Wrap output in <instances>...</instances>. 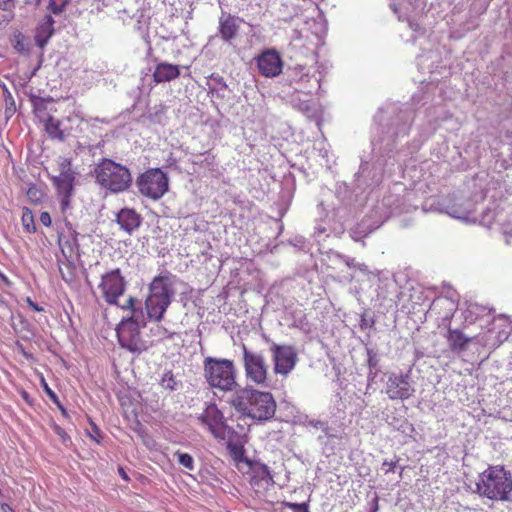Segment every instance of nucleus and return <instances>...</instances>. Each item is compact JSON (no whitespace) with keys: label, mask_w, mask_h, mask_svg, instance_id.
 <instances>
[{"label":"nucleus","mask_w":512,"mask_h":512,"mask_svg":"<svg viewBox=\"0 0 512 512\" xmlns=\"http://www.w3.org/2000/svg\"><path fill=\"white\" fill-rule=\"evenodd\" d=\"M457 307L455 293H451L449 296H438L431 303L427 314L429 317H435L439 326L449 327Z\"/></svg>","instance_id":"nucleus-14"},{"label":"nucleus","mask_w":512,"mask_h":512,"mask_svg":"<svg viewBox=\"0 0 512 512\" xmlns=\"http://www.w3.org/2000/svg\"><path fill=\"white\" fill-rule=\"evenodd\" d=\"M448 346L452 352L460 353L466 350L467 345L472 342L476 337H467L463 332L458 329L448 327L446 335Z\"/></svg>","instance_id":"nucleus-25"},{"label":"nucleus","mask_w":512,"mask_h":512,"mask_svg":"<svg viewBox=\"0 0 512 512\" xmlns=\"http://www.w3.org/2000/svg\"><path fill=\"white\" fill-rule=\"evenodd\" d=\"M59 245H60V247H61V251L65 254V247H64V245H63V243H62V239H61V237L59 238Z\"/></svg>","instance_id":"nucleus-56"},{"label":"nucleus","mask_w":512,"mask_h":512,"mask_svg":"<svg viewBox=\"0 0 512 512\" xmlns=\"http://www.w3.org/2000/svg\"><path fill=\"white\" fill-rule=\"evenodd\" d=\"M127 282L119 268L105 272L101 276L98 289L100 290L105 302L109 305H119V298L126 291Z\"/></svg>","instance_id":"nucleus-12"},{"label":"nucleus","mask_w":512,"mask_h":512,"mask_svg":"<svg viewBox=\"0 0 512 512\" xmlns=\"http://www.w3.org/2000/svg\"><path fill=\"white\" fill-rule=\"evenodd\" d=\"M204 376L212 388L232 391L237 383L234 363L228 359L207 357L204 360Z\"/></svg>","instance_id":"nucleus-9"},{"label":"nucleus","mask_w":512,"mask_h":512,"mask_svg":"<svg viewBox=\"0 0 512 512\" xmlns=\"http://www.w3.org/2000/svg\"><path fill=\"white\" fill-rule=\"evenodd\" d=\"M234 466L243 475H250L249 484L258 495H265L274 487V477L268 466L246 455V450H229Z\"/></svg>","instance_id":"nucleus-3"},{"label":"nucleus","mask_w":512,"mask_h":512,"mask_svg":"<svg viewBox=\"0 0 512 512\" xmlns=\"http://www.w3.org/2000/svg\"><path fill=\"white\" fill-rule=\"evenodd\" d=\"M321 67L322 65L317 66V68L297 65L292 69L291 82L295 83L297 87L291 101L295 107L303 112L310 111L309 95L320 88Z\"/></svg>","instance_id":"nucleus-6"},{"label":"nucleus","mask_w":512,"mask_h":512,"mask_svg":"<svg viewBox=\"0 0 512 512\" xmlns=\"http://www.w3.org/2000/svg\"><path fill=\"white\" fill-rule=\"evenodd\" d=\"M14 48L20 53L28 52V44L22 34H19L15 37Z\"/></svg>","instance_id":"nucleus-37"},{"label":"nucleus","mask_w":512,"mask_h":512,"mask_svg":"<svg viewBox=\"0 0 512 512\" xmlns=\"http://www.w3.org/2000/svg\"><path fill=\"white\" fill-rule=\"evenodd\" d=\"M120 228L132 234L141 224V216L133 209L123 208L116 215Z\"/></svg>","instance_id":"nucleus-23"},{"label":"nucleus","mask_w":512,"mask_h":512,"mask_svg":"<svg viewBox=\"0 0 512 512\" xmlns=\"http://www.w3.org/2000/svg\"><path fill=\"white\" fill-rule=\"evenodd\" d=\"M382 179V172L380 171H375L374 174H373V178L371 180V183H369V185H372V184H378Z\"/></svg>","instance_id":"nucleus-46"},{"label":"nucleus","mask_w":512,"mask_h":512,"mask_svg":"<svg viewBox=\"0 0 512 512\" xmlns=\"http://www.w3.org/2000/svg\"><path fill=\"white\" fill-rule=\"evenodd\" d=\"M88 433H89L90 438L94 441L95 444H98V445L101 444L100 431L94 424L91 425V431H89Z\"/></svg>","instance_id":"nucleus-41"},{"label":"nucleus","mask_w":512,"mask_h":512,"mask_svg":"<svg viewBox=\"0 0 512 512\" xmlns=\"http://www.w3.org/2000/svg\"><path fill=\"white\" fill-rule=\"evenodd\" d=\"M201 420L216 438L225 439L228 426L224 423L222 413L216 405H209L202 414Z\"/></svg>","instance_id":"nucleus-18"},{"label":"nucleus","mask_w":512,"mask_h":512,"mask_svg":"<svg viewBox=\"0 0 512 512\" xmlns=\"http://www.w3.org/2000/svg\"><path fill=\"white\" fill-rule=\"evenodd\" d=\"M75 175L70 168V162L65 161L61 164L60 174L54 178V184L58 194L72 193L74 188Z\"/></svg>","instance_id":"nucleus-21"},{"label":"nucleus","mask_w":512,"mask_h":512,"mask_svg":"<svg viewBox=\"0 0 512 512\" xmlns=\"http://www.w3.org/2000/svg\"><path fill=\"white\" fill-rule=\"evenodd\" d=\"M394 105L386 109H380L375 116L377 123V136H374L373 145L384 146L387 150H392L395 140L408 134L411 124V116L408 112L400 111L391 123H388L390 116L396 111Z\"/></svg>","instance_id":"nucleus-2"},{"label":"nucleus","mask_w":512,"mask_h":512,"mask_svg":"<svg viewBox=\"0 0 512 512\" xmlns=\"http://www.w3.org/2000/svg\"><path fill=\"white\" fill-rule=\"evenodd\" d=\"M41 0H25V3L28 5H34L38 6L40 4Z\"/></svg>","instance_id":"nucleus-52"},{"label":"nucleus","mask_w":512,"mask_h":512,"mask_svg":"<svg viewBox=\"0 0 512 512\" xmlns=\"http://www.w3.org/2000/svg\"><path fill=\"white\" fill-rule=\"evenodd\" d=\"M368 170V164H364V165H361L360 167V171L358 172L357 176L358 178H364L365 177V173L366 171Z\"/></svg>","instance_id":"nucleus-48"},{"label":"nucleus","mask_w":512,"mask_h":512,"mask_svg":"<svg viewBox=\"0 0 512 512\" xmlns=\"http://www.w3.org/2000/svg\"><path fill=\"white\" fill-rule=\"evenodd\" d=\"M466 307L462 310L465 322L472 324L478 318L488 314L490 310L488 308L479 305L477 303L467 302Z\"/></svg>","instance_id":"nucleus-29"},{"label":"nucleus","mask_w":512,"mask_h":512,"mask_svg":"<svg viewBox=\"0 0 512 512\" xmlns=\"http://www.w3.org/2000/svg\"><path fill=\"white\" fill-rule=\"evenodd\" d=\"M176 276L164 272L154 277L149 285V295L145 301L147 316L150 320L160 321L175 295Z\"/></svg>","instance_id":"nucleus-4"},{"label":"nucleus","mask_w":512,"mask_h":512,"mask_svg":"<svg viewBox=\"0 0 512 512\" xmlns=\"http://www.w3.org/2000/svg\"><path fill=\"white\" fill-rule=\"evenodd\" d=\"M118 473H119V475L121 476V478H122L124 481H126V482H129V481H130L129 476H128V474L126 473V471L124 470V468H123V467H121V466H120V467L118 468Z\"/></svg>","instance_id":"nucleus-47"},{"label":"nucleus","mask_w":512,"mask_h":512,"mask_svg":"<svg viewBox=\"0 0 512 512\" xmlns=\"http://www.w3.org/2000/svg\"><path fill=\"white\" fill-rule=\"evenodd\" d=\"M176 455H177L179 463L183 467H185L189 470H193L194 461H193V458L191 455H189L188 453H179L178 451L176 452Z\"/></svg>","instance_id":"nucleus-36"},{"label":"nucleus","mask_w":512,"mask_h":512,"mask_svg":"<svg viewBox=\"0 0 512 512\" xmlns=\"http://www.w3.org/2000/svg\"><path fill=\"white\" fill-rule=\"evenodd\" d=\"M495 325L501 327L496 336L494 342L485 341L483 344L489 347L499 346L501 343L506 341L512 332V322L504 316H501L495 320Z\"/></svg>","instance_id":"nucleus-28"},{"label":"nucleus","mask_w":512,"mask_h":512,"mask_svg":"<svg viewBox=\"0 0 512 512\" xmlns=\"http://www.w3.org/2000/svg\"><path fill=\"white\" fill-rule=\"evenodd\" d=\"M445 212L455 219L465 222L480 223L481 214H476V203L470 199L455 202L452 205L447 206Z\"/></svg>","instance_id":"nucleus-19"},{"label":"nucleus","mask_w":512,"mask_h":512,"mask_svg":"<svg viewBox=\"0 0 512 512\" xmlns=\"http://www.w3.org/2000/svg\"><path fill=\"white\" fill-rule=\"evenodd\" d=\"M136 185L141 195L158 200L168 191L169 179L161 169L154 168L142 173L137 178Z\"/></svg>","instance_id":"nucleus-11"},{"label":"nucleus","mask_w":512,"mask_h":512,"mask_svg":"<svg viewBox=\"0 0 512 512\" xmlns=\"http://www.w3.org/2000/svg\"><path fill=\"white\" fill-rule=\"evenodd\" d=\"M281 512H309L308 507L305 503L302 504H292L286 503L285 507Z\"/></svg>","instance_id":"nucleus-39"},{"label":"nucleus","mask_w":512,"mask_h":512,"mask_svg":"<svg viewBox=\"0 0 512 512\" xmlns=\"http://www.w3.org/2000/svg\"><path fill=\"white\" fill-rule=\"evenodd\" d=\"M349 268H356L364 273L368 272V268L363 263H357L354 258L339 255L338 256Z\"/></svg>","instance_id":"nucleus-35"},{"label":"nucleus","mask_w":512,"mask_h":512,"mask_svg":"<svg viewBox=\"0 0 512 512\" xmlns=\"http://www.w3.org/2000/svg\"><path fill=\"white\" fill-rule=\"evenodd\" d=\"M502 194V187L497 181H491L485 194L480 198L484 199L489 196L492 200L491 205H487L481 213L480 224L490 228L497 223L505 235L512 236V203L500 201L496 204V197Z\"/></svg>","instance_id":"nucleus-5"},{"label":"nucleus","mask_w":512,"mask_h":512,"mask_svg":"<svg viewBox=\"0 0 512 512\" xmlns=\"http://www.w3.org/2000/svg\"><path fill=\"white\" fill-rule=\"evenodd\" d=\"M275 374L287 376L297 363V352L293 346L279 345L272 342L270 346Z\"/></svg>","instance_id":"nucleus-15"},{"label":"nucleus","mask_w":512,"mask_h":512,"mask_svg":"<svg viewBox=\"0 0 512 512\" xmlns=\"http://www.w3.org/2000/svg\"><path fill=\"white\" fill-rule=\"evenodd\" d=\"M68 0H49V9L54 14H59L63 11L67 4Z\"/></svg>","instance_id":"nucleus-38"},{"label":"nucleus","mask_w":512,"mask_h":512,"mask_svg":"<svg viewBox=\"0 0 512 512\" xmlns=\"http://www.w3.org/2000/svg\"><path fill=\"white\" fill-rule=\"evenodd\" d=\"M301 0H274L277 6L278 18L282 21H289L300 12Z\"/></svg>","instance_id":"nucleus-26"},{"label":"nucleus","mask_w":512,"mask_h":512,"mask_svg":"<svg viewBox=\"0 0 512 512\" xmlns=\"http://www.w3.org/2000/svg\"><path fill=\"white\" fill-rule=\"evenodd\" d=\"M257 66L261 75L272 78L282 72L283 62L277 51L266 50L258 56Z\"/></svg>","instance_id":"nucleus-17"},{"label":"nucleus","mask_w":512,"mask_h":512,"mask_svg":"<svg viewBox=\"0 0 512 512\" xmlns=\"http://www.w3.org/2000/svg\"><path fill=\"white\" fill-rule=\"evenodd\" d=\"M21 221L25 231H27L28 233H34L36 231L34 216L30 209L25 208L23 210Z\"/></svg>","instance_id":"nucleus-32"},{"label":"nucleus","mask_w":512,"mask_h":512,"mask_svg":"<svg viewBox=\"0 0 512 512\" xmlns=\"http://www.w3.org/2000/svg\"><path fill=\"white\" fill-rule=\"evenodd\" d=\"M135 302L136 299L130 296L126 303L121 305L123 310H131L132 315L118 324L116 333L121 347L133 353H141L145 345L140 338V312L135 309Z\"/></svg>","instance_id":"nucleus-8"},{"label":"nucleus","mask_w":512,"mask_h":512,"mask_svg":"<svg viewBox=\"0 0 512 512\" xmlns=\"http://www.w3.org/2000/svg\"><path fill=\"white\" fill-rule=\"evenodd\" d=\"M391 8L393 9L395 14H398L399 10L402 9V4H391Z\"/></svg>","instance_id":"nucleus-51"},{"label":"nucleus","mask_w":512,"mask_h":512,"mask_svg":"<svg viewBox=\"0 0 512 512\" xmlns=\"http://www.w3.org/2000/svg\"><path fill=\"white\" fill-rule=\"evenodd\" d=\"M152 76L156 84L170 82L180 76V66L164 61L158 62Z\"/></svg>","instance_id":"nucleus-22"},{"label":"nucleus","mask_w":512,"mask_h":512,"mask_svg":"<svg viewBox=\"0 0 512 512\" xmlns=\"http://www.w3.org/2000/svg\"><path fill=\"white\" fill-rule=\"evenodd\" d=\"M71 196H72V193L58 194L62 211H65L70 206Z\"/></svg>","instance_id":"nucleus-40"},{"label":"nucleus","mask_w":512,"mask_h":512,"mask_svg":"<svg viewBox=\"0 0 512 512\" xmlns=\"http://www.w3.org/2000/svg\"><path fill=\"white\" fill-rule=\"evenodd\" d=\"M249 431V424L245 421L244 424L238 423L236 428L229 427L225 431L226 448H244L247 443V435Z\"/></svg>","instance_id":"nucleus-20"},{"label":"nucleus","mask_w":512,"mask_h":512,"mask_svg":"<svg viewBox=\"0 0 512 512\" xmlns=\"http://www.w3.org/2000/svg\"><path fill=\"white\" fill-rule=\"evenodd\" d=\"M47 101L43 98H36L33 100V111L35 116L44 123L48 116H51L47 111Z\"/></svg>","instance_id":"nucleus-31"},{"label":"nucleus","mask_w":512,"mask_h":512,"mask_svg":"<svg viewBox=\"0 0 512 512\" xmlns=\"http://www.w3.org/2000/svg\"><path fill=\"white\" fill-rule=\"evenodd\" d=\"M29 305L35 310V311H41L42 308H40L37 304L33 303L30 299H28Z\"/></svg>","instance_id":"nucleus-53"},{"label":"nucleus","mask_w":512,"mask_h":512,"mask_svg":"<svg viewBox=\"0 0 512 512\" xmlns=\"http://www.w3.org/2000/svg\"><path fill=\"white\" fill-rule=\"evenodd\" d=\"M36 192H37V191H36L35 189H29V190H28V195H29L30 197H34V196L36 195Z\"/></svg>","instance_id":"nucleus-55"},{"label":"nucleus","mask_w":512,"mask_h":512,"mask_svg":"<svg viewBox=\"0 0 512 512\" xmlns=\"http://www.w3.org/2000/svg\"><path fill=\"white\" fill-rule=\"evenodd\" d=\"M395 466H396V462H394V461H390V462L384 461L383 465H382V469L385 471V473H388V472L393 471Z\"/></svg>","instance_id":"nucleus-44"},{"label":"nucleus","mask_w":512,"mask_h":512,"mask_svg":"<svg viewBox=\"0 0 512 512\" xmlns=\"http://www.w3.org/2000/svg\"><path fill=\"white\" fill-rule=\"evenodd\" d=\"M40 222L44 225V226H50L51 225V216L48 212H42L40 214Z\"/></svg>","instance_id":"nucleus-43"},{"label":"nucleus","mask_w":512,"mask_h":512,"mask_svg":"<svg viewBox=\"0 0 512 512\" xmlns=\"http://www.w3.org/2000/svg\"><path fill=\"white\" fill-rule=\"evenodd\" d=\"M229 403L240 414L243 422L247 419L266 421L276 412V402L271 393L248 387L237 390Z\"/></svg>","instance_id":"nucleus-1"},{"label":"nucleus","mask_w":512,"mask_h":512,"mask_svg":"<svg viewBox=\"0 0 512 512\" xmlns=\"http://www.w3.org/2000/svg\"><path fill=\"white\" fill-rule=\"evenodd\" d=\"M14 7V0H0V9L10 11Z\"/></svg>","instance_id":"nucleus-42"},{"label":"nucleus","mask_w":512,"mask_h":512,"mask_svg":"<svg viewBox=\"0 0 512 512\" xmlns=\"http://www.w3.org/2000/svg\"><path fill=\"white\" fill-rule=\"evenodd\" d=\"M479 488L489 499L504 500L512 490V479L504 468L490 467L483 473Z\"/></svg>","instance_id":"nucleus-10"},{"label":"nucleus","mask_w":512,"mask_h":512,"mask_svg":"<svg viewBox=\"0 0 512 512\" xmlns=\"http://www.w3.org/2000/svg\"><path fill=\"white\" fill-rule=\"evenodd\" d=\"M409 26H410V28H411L412 30H414V31H417V30H418V28H419L418 24L413 23V22H410V21H409Z\"/></svg>","instance_id":"nucleus-54"},{"label":"nucleus","mask_w":512,"mask_h":512,"mask_svg":"<svg viewBox=\"0 0 512 512\" xmlns=\"http://www.w3.org/2000/svg\"><path fill=\"white\" fill-rule=\"evenodd\" d=\"M45 391L47 392V394L50 396L51 399H53V400L56 399L55 393L48 387L47 384H45Z\"/></svg>","instance_id":"nucleus-49"},{"label":"nucleus","mask_w":512,"mask_h":512,"mask_svg":"<svg viewBox=\"0 0 512 512\" xmlns=\"http://www.w3.org/2000/svg\"><path fill=\"white\" fill-rule=\"evenodd\" d=\"M96 182L112 193L126 191L132 182L130 170L111 159H102L95 167Z\"/></svg>","instance_id":"nucleus-7"},{"label":"nucleus","mask_w":512,"mask_h":512,"mask_svg":"<svg viewBox=\"0 0 512 512\" xmlns=\"http://www.w3.org/2000/svg\"><path fill=\"white\" fill-rule=\"evenodd\" d=\"M367 364L370 369V374L372 373L373 369H377L379 365V358L376 353V351L372 348H367Z\"/></svg>","instance_id":"nucleus-34"},{"label":"nucleus","mask_w":512,"mask_h":512,"mask_svg":"<svg viewBox=\"0 0 512 512\" xmlns=\"http://www.w3.org/2000/svg\"><path fill=\"white\" fill-rule=\"evenodd\" d=\"M44 124V130L48 134V136L53 140H58L63 142L66 138L64 131L61 129V121L54 118L53 116H48Z\"/></svg>","instance_id":"nucleus-30"},{"label":"nucleus","mask_w":512,"mask_h":512,"mask_svg":"<svg viewBox=\"0 0 512 512\" xmlns=\"http://www.w3.org/2000/svg\"><path fill=\"white\" fill-rule=\"evenodd\" d=\"M384 392L391 400H405L414 394L415 389L409 374L390 373L385 382Z\"/></svg>","instance_id":"nucleus-16"},{"label":"nucleus","mask_w":512,"mask_h":512,"mask_svg":"<svg viewBox=\"0 0 512 512\" xmlns=\"http://www.w3.org/2000/svg\"><path fill=\"white\" fill-rule=\"evenodd\" d=\"M243 364L246 377L249 381L267 387L268 364L265 357L258 352L249 350L242 344Z\"/></svg>","instance_id":"nucleus-13"},{"label":"nucleus","mask_w":512,"mask_h":512,"mask_svg":"<svg viewBox=\"0 0 512 512\" xmlns=\"http://www.w3.org/2000/svg\"><path fill=\"white\" fill-rule=\"evenodd\" d=\"M241 20L230 14L219 19V33L226 42H231L237 35Z\"/></svg>","instance_id":"nucleus-24"},{"label":"nucleus","mask_w":512,"mask_h":512,"mask_svg":"<svg viewBox=\"0 0 512 512\" xmlns=\"http://www.w3.org/2000/svg\"><path fill=\"white\" fill-rule=\"evenodd\" d=\"M54 33V20L52 16H45L43 22L36 31L35 40L39 47L43 48Z\"/></svg>","instance_id":"nucleus-27"},{"label":"nucleus","mask_w":512,"mask_h":512,"mask_svg":"<svg viewBox=\"0 0 512 512\" xmlns=\"http://www.w3.org/2000/svg\"><path fill=\"white\" fill-rule=\"evenodd\" d=\"M2 512H14V510L6 503L1 505Z\"/></svg>","instance_id":"nucleus-50"},{"label":"nucleus","mask_w":512,"mask_h":512,"mask_svg":"<svg viewBox=\"0 0 512 512\" xmlns=\"http://www.w3.org/2000/svg\"><path fill=\"white\" fill-rule=\"evenodd\" d=\"M160 385L168 391H174L178 388V382L176 381L173 373L168 371L163 374Z\"/></svg>","instance_id":"nucleus-33"},{"label":"nucleus","mask_w":512,"mask_h":512,"mask_svg":"<svg viewBox=\"0 0 512 512\" xmlns=\"http://www.w3.org/2000/svg\"><path fill=\"white\" fill-rule=\"evenodd\" d=\"M315 234L320 237L322 235H328L327 234V228L322 225V224H318L316 227H315Z\"/></svg>","instance_id":"nucleus-45"}]
</instances>
